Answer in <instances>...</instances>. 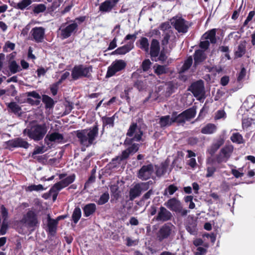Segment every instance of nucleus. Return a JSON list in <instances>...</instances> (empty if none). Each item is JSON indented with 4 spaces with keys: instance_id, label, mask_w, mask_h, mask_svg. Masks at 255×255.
Segmentation results:
<instances>
[{
    "instance_id": "35",
    "label": "nucleus",
    "mask_w": 255,
    "mask_h": 255,
    "mask_svg": "<svg viewBox=\"0 0 255 255\" xmlns=\"http://www.w3.org/2000/svg\"><path fill=\"white\" fill-rule=\"evenodd\" d=\"M212 160H213L210 158L207 159V163L209 164V165L207 167L206 177L212 176L216 170V168L212 165Z\"/></svg>"
},
{
    "instance_id": "1",
    "label": "nucleus",
    "mask_w": 255,
    "mask_h": 255,
    "mask_svg": "<svg viewBox=\"0 0 255 255\" xmlns=\"http://www.w3.org/2000/svg\"><path fill=\"white\" fill-rule=\"evenodd\" d=\"M143 131L141 128L136 123H132L127 132V137L124 143L128 146L126 149L123 151L121 154L113 159L114 164H120L122 161L126 160L130 155L136 153L139 149L140 145L138 143H132L133 141L142 140Z\"/></svg>"
},
{
    "instance_id": "17",
    "label": "nucleus",
    "mask_w": 255,
    "mask_h": 255,
    "mask_svg": "<svg viewBox=\"0 0 255 255\" xmlns=\"http://www.w3.org/2000/svg\"><path fill=\"white\" fill-rule=\"evenodd\" d=\"M191 90L195 97L200 98L204 94V87L202 81H198L193 83L191 85Z\"/></svg>"
},
{
    "instance_id": "61",
    "label": "nucleus",
    "mask_w": 255,
    "mask_h": 255,
    "mask_svg": "<svg viewBox=\"0 0 255 255\" xmlns=\"http://www.w3.org/2000/svg\"><path fill=\"white\" fill-rule=\"evenodd\" d=\"M226 113L223 110H219L217 112L215 119L216 120H219L222 118H225Z\"/></svg>"
},
{
    "instance_id": "33",
    "label": "nucleus",
    "mask_w": 255,
    "mask_h": 255,
    "mask_svg": "<svg viewBox=\"0 0 255 255\" xmlns=\"http://www.w3.org/2000/svg\"><path fill=\"white\" fill-rule=\"evenodd\" d=\"M172 123H173L172 115L171 117L168 115L162 116L159 119V124L161 128L170 126Z\"/></svg>"
},
{
    "instance_id": "62",
    "label": "nucleus",
    "mask_w": 255,
    "mask_h": 255,
    "mask_svg": "<svg viewBox=\"0 0 255 255\" xmlns=\"http://www.w3.org/2000/svg\"><path fill=\"white\" fill-rule=\"evenodd\" d=\"M246 74V70L244 67H243L241 69L240 72L239 73L238 79H237L238 81H242L245 77Z\"/></svg>"
},
{
    "instance_id": "63",
    "label": "nucleus",
    "mask_w": 255,
    "mask_h": 255,
    "mask_svg": "<svg viewBox=\"0 0 255 255\" xmlns=\"http://www.w3.org/2000/svg\"><path fill=\"white\" fill-rule=\"evenodd\" d=\"M171 28L170 24L168 22H164L162 23L160 26V29L165 31L168 30Z\"/></svg>"
},
{
    "instance_id": "18",
    "label": "nucleus",
    "mask_w": 255,
    "mask_h": 255,
    "mask_svg": "<svg viewBox=\"0 0 255 255\" xmlns=\"http://www.w3.org/2000/svg\"><path fill=\"white\" fill-rule=\"evenodd\" d=\"M120 0H106L101 3L99 10L102 12H109L116 5Z\"/></svg>"
},
{
    "instance_id": "45",
    "label": "nucleus",
    "mask_w": 255,
    "mask_h": 255,
    "mask_svg": "<svg viewBox=\"0 0 255 255\" xmlns=\"http://www.w3.org/2000/svg\"><path fill=\"white\" fill-rule=\"evenodd\" d=\"M193 63V59L191 57H188L185 61L180 70V72H184L187 70L191 66Z\"/></svg>"
},
{
    "instance_id": "31",
    "label": "nucleus",
    "mask_w": 255,
    "mask_h": 255,
    "mask_svg": "<svg viewBox=\"0 0 255 255\" xmlns=\"http://www.w3.org/2000/svg\"><path fill=\"white\" fill-rule=\"evenodd\" d=\"M246 48V42L245 41H241L235 52V57H241L245 53Z\"/></svg>"
},
{
    "instance_id": "57",
    "label": "nucleus",
    "mask_w": 255,
    "mask_h": 255,
    "mask_svg": "<svg viewBox=\"0 0 255 255\" xmlns=\"http://www.w3.org/2000/svg\"><path fill=\"white\" fill-rule=\"evenodd\" d=\"M44 152V147L43 146H37L34 149L33 152L32 153L31 156L33 158L35 159L36 158V156H35L36 154H41Z\"/></svg>"
},
{
    "instance_id": "46",
    "label": "nucleus",
    "mask_w": 255,
    "mask_h": 255,
    "mask_svg": "<svg viewBox=\"0 0 255 255\" xmlns=\"http://www.w3.org/2000/svg\"><path fill=\"white\" fill-rule=\"evenodd\" d=\"M114 116L111 117H103L102 118L103 126L105 127L109 125L110 126L113 127L114 124Z\"/></svg>"
},
{
    "instance_id": "51",
    "label": "nucleus",
    "mask_w": 255,
    "mask_h": 255,
    "mask_svg": "<svg viewBox=\"0 0 255 255\" xmlns=\"http://www.w3.org/2000/svg\"><path fill=\"white\" fill-rule=\"evenodd\" d=\"M61 189L58 188L57 186L55 187V185L53 186V187L50 189L49 191V193L50 195L52 197V199L53 201L56 200L58 192Z\"/></svg>"
},
{
    "instance_id": "52",
    "label": "nucleus",
    "mask_w": 255,
    "mask_h": 255,
    "mask_svg": "<svg viewBox=\"0 0 255 255\" xmlns=\"http://www.w3.org/2000/svg\"><path fill=\"white\" fill-rule=\"evenodd\" d=\"M165 47H163V50L161 51L160 53L159 54V56L157 57V59L159 61H161L162 62H163L165 61L167 59V55L166 53L168 52V50L166 49Z\"/></svg>"
},
{
    "instance_id": "42",
    "label": "nucleus",
    "mask_w": 255,
    "mask_h": 255,
    "mask_svg": "<svg viewBox=\"0 0 255 255\" xmlns=\"http://www.w3.org/2000/svg\"><path fill=\"white\" fill-rule=\"evenodd\" d=\"M230 139L232 142L238 144L243 143L244 142V139L242 135L238 132L233 133Z\"/></svg>"
},
{
    "instance_id": "28",
    "label": "nucleus",
    "mask_w": 255,
    "mask_h": 255,
    "mask_svg": "<svg viewBox=\"0 0 255 255\" xmlns=\"http://www.w3.org/2000/svg\"><path fill=\"white\" fill-rule=\"evenodd\" d=\"M60 218H61V217L59 216L58 217L57 220H55L51 219L50 218V217L49 215L48 216L47 226H48V229L49 232L51 234H54L56 232L57 225L58 224V221Z\"/></svg>"
},
{
    "instance_id": "25",
    "label": "nucleus",
    "mask_w": 255,
    "mask_h": 255,
    "mask_svg": "<svg viewBox=\"0 0 255 255\" xmlns=\"http://www.w3.org/2000/svg\"><path fill=\"white\" fill-rule=\"evenodd\" d=\"M133 47V42H128L127 44L117 48L113 53L124 55L129 52Z\"/></svg>"
},
{
    "instance_id": "44",
    "label": "nucleus",
    "mask_w": 255,
    "mask_h": 255,
    "mask_svg": "<svg viewBox=\"0 0 255 255\" xmlns=\"http://www.w3.org/2000/svg\"><path fill=\"white\" fill-rule=\"evenodd\" d=\"M109 198V194L107 192H105L100 196L99 199L96 202L99 205H104L108 202Z\"/></svg>"
},
{
    "instance_id": "3",
    "label": "nucleus",
    "mask_w": 255,
    "mask_h": 255,
    "mask_svg": "<svg viewBox=\"0 0 255 255\" xmlns=\"http://www.w3.org/2000/svg\"><path fill=\"white\" fill-rule=\"evenodd\" d=\"M19 223L26 229L34 231L39 226L40 221L36 212L32 209H29L23 215Z\"/></svg>"
},
{
    "instance_id": "23",
    "label": "nucleus",
    "mask_w": 255,
    "mask_h": 255,
    "mask_svg": "<svg viewBox=\"0 0 255 255\" xmlns=\"http://www.w3.org/2000/svg\"><path fill=\"white\" fill-rule=\"evenodd\" d=\"M216 29L214 28L205 32L202 37V40H207L212 44H215L217 42L216 37Z\"/></svg>"
},
{
    "instance_id": "29",
    "label": "nucleus",
    "mask_w": 255,
    "mask_h": 255,
    "mask_svg": "<svg viewBox=\"0 0 255 255\" xmlns=\"http://www.w3.org/2000/svg\"><path fill=\"white\" fill-rule=\"evenodd\" d=\"M83 209L84 216L88 217L95 212L96 210V205L94 203H89L86 205Z\"/></svg>"
},
{
    "instance_id": "7",
    "label": "nucleus",
    "mask_w": 255,
    "mask_h": 255,
    "mask_svg": "<svg viewBox=\"0 0 255 255\" xmlns=\"http://www.w3.org/2000/svg\"><path fill=\"white\" fill-rule=\"evenodd\" d=\"M152 183V182L149 181L146 182H140L136 184L129 190L130 199L132 200L139 196L142 192L145 191L149 188V186Z\"/></svg>"
},
{
    "instance_id": "49",
    "label": "nucleus",
    "mask_w": 255,
    "mask_h": 255,
    "mask_svg": "<svg viewBox=\"0 0 255 255\" xmlns=\"http://www.w3.org/2000/svg\"><path fill=\"white\" fill-rule=\"evenodd\" d=\"M45 189L44 188L43 186L41 184L38 185H31L28 186L26 188V190L27 191H42L44 190Z\"/></svg>"
},
{
    "instance_id": "58",
    "label": "nucleus",
    "mask_w": 255,
    "mask_h": 255,
    "mask_svg": "<svg viewBox=\"0 0 255 255\" xmlns=\"http://www.w3.org/2000/svg\"><path fill=\"white\" fill-rule=\"evenodd\" d=\"M112 33L114 36V38L118 39V37L121 35L120 33V25L119 24L116 25L112 31Z\"/></svg>"
},
{
    "instance_id": "50",
    "label": "nucleus",
    "mask_w": 255,
    "mask_h": 255,
    "mask_svg": "<svg viewBox=\"0 0 255 255\" xmlns=\"http://www.w3.org/2000/svg\"><path fill=\"white\" fill-rule=\"evenodd\" d=\"M154 68L155 73L158 75L165 74L167 72V69L165 66L157 65L156 67L154 66Z\"/></svg>"
},
{
    "instance_id": "54",
    "label": "nucleus",
    "mask_w": 255,
    "mask_h": 255,
    "mask_svg": "<svg viewBox=\"0 0 255 255\" xmlns=\"http://www.w3.org/2000/svg\"><path fill=\"white\" fill-rule=\"evenodd\" d=\"M26 96L27 97L33 98L36 100H39L40 101L41 96L40 95L37 93L36 91H32V92H28L25 93Z\"/></svg>"
},
{
    "instance_id": "37",
    "label": "nucleus",
    "mask_w": 255,
    "mask_h": 255,
    "mask_svg": "<svg viewBox=\"0 0 255 255\" xmlns=\"http://www.w3.org/2000/svg\"><path fill=\"white\" fill-rule=\"evenodd\" d=\"M172 115L173 123L177 122L181 124L184 123L187 121L183 112L179 115H177V112H174L172 114Z\"/></svg>"
},
{
    "instance_id": "27",
    "label": "nucleus",
    "mask_w": 255,
    "mask_h": 255,
    "mask_svg": "<svg viewBox=\"0 0 255 255\" xmlns=\"http://www.w3.org/2000/svg\"><path fill=\"white\" fill-rule=\"evenodd\" d=\"M206 54L205 51L203 50H196L194 55V64L198 65L203 61L206 58Z\"/></svg>"
},
{
    "instance_id": "22",
    "label": "nucleus",
    "mask_w": 255,
    "mask_h": 255,
    "mask_svg": "<svg viewBox=\"0 0 255 255\" xmlns=\"http://www.w3.org/2000/svg\"><path fill=\"white\" fill-rule=\"evenodd\" d=\"M75 179V176L74 174H72L67 176L64 179L61 180L59 182L55 183V187L57 186L60 189H62L68 186L70 184L73 183Z\"/></svg>"
},
{
    "instance_id": "38",
    "label": "nucleus",
    "mask_w": 255,
    "mask_h": 255,
    "mask_svg": "<svg viewBox=\"0 0 255 255\" xmlns=\"http://www.w3.org/2000/svg\"><path fill=\"white\" fill-rule=\"evenodd\" d=\"M187 121L194 118L196 115V109L194 107L188 109L185 111L183 112Z\"/></svg>"
},
{
    "instance_id": "4",
    "label": "nucleus",
    "mask_w": 255,
    "mask_h": 255,
    "mask_svg": "<svg viewBox=\"0 0 255 255\" xmlns=\"http://www.w3.org/2000/svg\"><path fill=\"white\" fill-rule=\"evenodd\" d=\"M47 129L45 125H36L32 126L30 129H25L23 133L35 141L42 139L46 133Z\"/></svg>"
},
{
    "instance_id": "41",
    "label": "nucleus",
    "mask_w": 255,
    "mask_h": 255,
    "mask_svg": "<svg viewBox=\"0 0 255 255\" xmlns=\"http://www.w3.org/2000/svg\"><path fill=\"white\" fill-rule=\"evenodd\" d=\"M81 217V210L79 207H76L72 214V220L75 224L78 223Z\"/></svg>"
},
{
    "instance_id": "19",
    "label": "nucleus",
    "mask_w": 255,
    "mask_h": 255,
    "mask_svg": "<svg viewBox=\"0 0 255 255\" xmlns=\"http://www.w3.org/2000/svg\"><path fill=\"white\" fill-rule=\"evenodd\" d=\"M78 25L76 22L69 24L65 27H61L59 30L61 31V35L63 38L65 39L70 37L72 32L77 28Z\"/></svg>"
},
{
    "instance_id": "59",
    "label": "nucleus",
    "mask_w": 255,
    "mask_h": 255,
    "mask_svg": "<svg viewBox=\"0 0 255 255\" xmlns=\"http://www.w3.org/2000/svg\"><path fill=\"white\" fill-rule=\"evenodd\" d=\"M252 122L251 119H244L242 120V127L243 129L247 128L252 125Z\"/></svg>"
},
{
    "instance_id": "26",
    "label": "nucleus",
    "mask_w": 255,
    "mask_h": 255,
    "mask_svg": "<svg viewBox=\"0 0 255 255\" xmlns=\"http://www.w3.org/2000/svg\"><path fill=\"white\" fill-rule=\"evenodd\" d=\"M8 111L14 113L15 115L20 116L21 115V109L20 107L15 102H10L6 104Z\"/></svg>"
},
{
    "instance_id": "21",
    "label": "nucleus",
    "mask_w": 255,
    "mask_h": 255,
    "mask_svg": "<svg viewBox=\"0 0 255 255\" xmlns=\"http://www.w3.org/2000/svg\"><path fill=\"white\" fill-rule=\"evenodd\" d=\"M224 143V139L221 137L214 140L208 149V152L210 155H214Z\"/></svg>"
},
{
    "instance_id": "16",
    "label": "nucleus",
    "mask_w": 255,
    "mask_h": 255,
    "mask_svg": "<svg viewBox=\"0 0 255 255\" xmlns=\"http://www.w3.org/2000/svg\"><path fill=\"white\" fill-rule=\"evenodd\" d=\"M172 217V214L170 211L165 207L161 206L155 219L157 221L164 222L170 220Z\"/></svg>"
},
{
    "instance_id": "64",
    "label": "nucleus",
    "mask_w": 255,
    "mask_h": 255,
    "mask_svg": "<svg viewBox=\"0 0 255 255\" xmlns=\"http://www.w3.org/2000/svg\"><path fill=\"white\" fill-rule=\"evenodd\" d=\"M206 249L202 247H198L196 252H195V255H204L206 253Z\"/></svg>"
},
{
    "instance_id": "20",
    "label": "nucleus",
    "mask_w": 255,
    "mask_h": 255,
    "mask_svg": "<svg viewBox=\"0 0 255 255\" xmlns=\"http://www.w3.org/2000/svg\"><path fill=\"white\" fill-rule=\"evenodd\" d=\"M164 205L171 211L175 212L179 210L180 207L182 206L180 201L175 198L169 199L164 203Z\"/></svg>"
},
{
    "instance_id": "56",
    "label": "nucleus",
    "mask_w": 255,
    "mask_h": 255,
    "mask_svg": "<svg viewBox=\"0 0 255 255\" xmlns=\"http://www.w3.org/2000/svg\"><path fill=\"white\" fill-rule=\"evenodd\" d=\"M151 62L149 59L144 60L141 65V67L143 71H147L150 68Z\"/></svg>"
},
{
    "instance_id": "10",
    "label": "nucleus",
    "mask_w": 255,
    "mask_h": 255,
    "mask_svg": "<svg viewBox=\"0 0 255 255\" xmlns=\"http://www.w3.org/2000/svg\"><path fill=\"white\" fill-rule=\"evenodd\" d=\"M171 24L179 33H185L189 27L188 22L181 17H174L171 19Z\"/></svg>"
},
{
    "instance_id": "11",
    "label": "nucleus",
    "mask_w": 255,
    "mask_h": 255,
    "mask_svg": "<svg viewBox=\"0 0 255 255\" xmlns=\"http://www.w3.org/2000/svg\"><path fill=\"white\" fill-rule=\"evenodd\" d=\"M154 168L152 164L143 165L138 170L137 177L142 180H146L153 177Z\"/></svg>"
},
{
    "instance_id": "34",
    "label": "nucleus",
    "mask_w": 255,
    "mask_h": 255,
    "mask_svg": "<svg viewBox=\"0 0 255 255\" xmlns=\"http://www.w3.org/2000/svg\"><path fill=\"white\" fill-rule=\"evenodd\" d=\"M48 139L50 141L61 142L63 139V136L62 134L54 132L51 134H47L46 136L45 139Z\"/></svg>"
},
{
    "instance_id": "48",
    "label": "nucleus",
    "mask_w": 255,
    "mask_h": 255,
    "mask_svg": "<svg viewBox=\"0 0 255 255\" xmlns=\"http://www.w3.org/2000/svg\"><path fill=\"white\" fill-rule=\"evenodd\" d=\"M178 188L173 184L170 185L165 190L164 195L167 196L168 194L169 195H173L177 190Z\"/></svg>"
},
{
    "instance_id": "53",
    "label": "nucleus",
    "mask_w": 255,
    "mask_h": 255,
    "mask_svg": "<svg viewBox=\"0 0 255 255\" xmlns=\"http://www.w3.org/2000/svg\"><path fill=\"white\" fill-rule=\"evenodd\" d=\"M167 166L165 164H162L156 168V174L157 176H161L166 172Z\"/></svg>"
},
{
    "instance_id": "14",
    "label": "nucleus",
    "mask_w": 255,
    "mask_h": 255,
    "mask_svg": "<svg viewBox=\"0 0 255 255\" xmlns=\"http://www.w3.org/2000/svg\"><path fill=\"white\" fill-rule=\"evenodd\" d=\"M197 220L193 216L187 217L185 222V227L187 231L191 235H196L197 234Z\"/></svg>"
},
{
    "instance_id": "43",
    "label": "nucleus",
    "mask_w": 255,
    "mask_h": 255,
    "mask_svg": "<svg viewBox=\"0 0 255 255\" xmlns=\"http://www.w3.org/2000/svg\"><path fill=\"white\" fill-rule=\"evenodd\" d=\"M32 2V0H21L17 3L16 7L19 9L23 10L30 5Z\"/></svg>"
},
{
    "instance_id": "5",
    "label": "nucleus",
    "mask_w": 255,
    "mask_h": 255,
    "mask_svg": "<svg viewBox=\"0 0 255 255\" xmlns=\"http://www.w3.org/2000/svg\"><path fill=\"white\" fill-rule=\"evenodd\" d=\"M92 66L84 65H76L72 70L71 76L74 80H77L83 77H89L92 72Z\"/></svg>"
},
{
    "instance_id": "6",
    "label": "nucleus",
    "mask_w": 255,
    "mask_h": 255,
    "mask_svg": "<svg viewBox=\"0 0 255 255\" xmlns=\"http://www.w3.org/2000/svg\"><path fill=\"white\" fill-rule=\"evenodd\" d=\"M175 227L171 223L164 224L159 230L157 233V238L159 241L167 239L171 235H174Z\"/></svg>"
},
{
    "instance_id": "32",
    "label": "nucleus",
    "mask_w": 255,
    "mask_h": 255,
    "mask_svg": "<svg viewBox=\"0 0 255 255\" xmlns=\"http://www.w3.org/2000/svg\"><path fill=\"white\" fill-rule=\"evenodd\" d=\"M138 47L141 50L147 53L149 52V43L146 37H141L136 43Z\"/></svg>"
},
{
    "instance_id": "13",
    "label": "nucleus",
    "mask_w": 255,
    "mask_h": 255,
    "mask_svg": "<svg viewBox=\"0 0 255 255\" xmlns=\"http://www.w3.org/2000/svg\"><path fill=\"white\" fill-rule=\"evenodd\" d=\"M45 28L42 27H35L30 32V39L36 43L42 42L45 37Z\"/></svg>"
},
{
    "instance_id": "36",
    "label": "nucleus",
    "mask_w": 255,
    "mask_h": 255,
    "mask_svg": "<svg viewBox=\"0 0 255 255\" xmlns=\"http://www.w3.org/2000/svg\"><path fill=\"white\" fill-rule=\"evenodd\" d=\"M164 89L165 90L164 96L169 97L174 92L175 86L172 82H170L165 84Z\"/></svg>"
},
{
    "instance_id": "2",
    "label": "nucleus",
    "mask_w": 255,
    "mask_h": 255,
    "mask_svg": "<svg viewBox=\"0 0 255 255\" xmlns=\"http://www.w3.org/2000/svg\"><path fill=\"white\" fill-rule=\"evenodd\" d=\"M98 125H96L90 128L76 131V136L80 144L87 147L94 143L98 135Z\"/></svg>"
},
{
    "instance_id": "8",
    "label": "nucleus",
    "mask_w": 255,
    "mask_h": 255,
    "mask_svg": "<svg viewBox=\"0 0 255 255\" xmlns=\"http://www.w3.org/2000/svg\"><path fill=\"white\" fill-rule=\"evenodd\" d=\"M127 65L126 62L122 59L116 60L112 62L108 68L106 78H110L114 76L116 73L124 69Z\"/></svg>"
},
{
    "instance_id": "55",
    "label": "nucleus",
    "mask_w": 255,
    "mask_h": 255,
    "mask_svg": "<svg viewBox=\"0 0 255 255\" xmlns=\"http://www.w3.org/2000/svg\"><path fill=\"white\" fill-rule=\"evenodd\" d=\"M14 48L15 44L8 41L5 42L3 48L5 51L9 52L10 51L14 50Z\"/></svg>"
},
{
    "instance_id": "40",
    "label": "nucleus",
    "mask_w": 255,
    "mask_h": 255,
    "mask_svg": "<svg viewBox=\"0 0 255 255\" xmlns=\"http://www.w3.org/2000/svg\"><path fill=\"white\" fill-rule=\"evenodd\" d=\"M42 102L45 104L46 108H51L54 105L53 100L47 95H43Z\"/></svg>"
},
{
    "instance_id": "60",
    "label": "nucleus",
    "mask_w": 255,
    "mask_h": 255,
    "mask_svg": "<svg viewBox=\"0 0 255 255\" xmlns=\"http://www.w3.org/2000/svg\"><path fill=\"white\" fill-rule=\"evenodd\" d=\"M210 45V42L207 40H203V41H201L200 43V47L201 48L203 49V51H205L207 50Z\"/></svg>"
},
{
    "instance_id": "24",
    "label": "nucleus",
    "mask_w": 255,
    "mask_h": 255,
    "mask_svg": "<svg viewBox=\"0 0 255 255\" xmlns=\"http://www.w3.org/2000/svg\"><path fill=\"white\" fill-rule=\"evenodd\" d=\"M159 43L156 39H152L150 45V54L151 58H157L159 54Z\"/></svg>"
},
{
    "instance_id": "39",
    "label": "nucleus",
    "mask_w": 255,
    "mask_h": 255,
    "mask_svg": "<svg viewBox=\"0 0 255 255\" xmlns=\"http://www.w3.org/2000/svg\"><path fill=\"white\" fill-rule=\"evenodd\" d=\"M8 68L12 74H15L21 70L20 67L14 60L9 62Z\"/></svg>"
},
{
    "instance_id": "30",
    "label": "nucleus",
    "mask_w": 255,
    "mask_h": 255,
    "mask_svg": "<svg viewBox=\"0 0 255 255\" xmlns=\"http://www.w3.org/2000/svg\"><path fill=\"white\" fill-rule=\"evenodd\" d=\"M217 126L213 124H208L201 129V132L205 134H211L215 133L217 130Z\"/></svg>"
},
{
    "instance_id": "47",
    "label": "nucleus",
    "mask_w": 255,
    "mask_h": 255,
    "mask_svg": "<svg viewBox=\"0 0 255 255\" xmlns=\"http://www.w3.org/2000/svg\"><path fill=\"white\" fill-rule=\"evenodd\" d=\"M46 9V6L44 4H37L34 6L33 11L34 13H39L44 12Z\"/></svg>"
},
{
    "instance_id": "12",
    "label": "nucleus",
    "mask_w": 255,
    "mask_h": 255,
    "mask_svg": "<svg viewBox=\"0 0 255 255\" xmlns=\"http://www.w3.org/2000/svg\"><path fill=\"white\" fill-rule=\"evenodd\" d=\"M8 218L7 210L3 205L0 206V235H4L8 229L7 219Z\"/></svg>"
},
{
    "instance_id": "15",
    "label": "nucleus",
    "mask_w": 255,
    "mask_h": 255,
    "mask_svg": "<svg viewBox=\"0 0 255 255\" xmlns=\"http://www.w3.org/2000/svg\"><path fill=\"white\" fill-rule=\"evenodd\" d=\"M7 147L9 149L11 148L22 147L27 149L30 144L25 140L21 138H16L9 140L6 142Z\"/></svg>"
},
{
    "instance_id": "9",
    "label": "nucleus",
    "mask_w": 255,
    "mask_h": 255,
    "mask_svg": "<svg viewBox=\"0 0 255 255\" xmlns=\"http://www.w3.org/2000/svg\"><path fill=\"white\" fill-rule=\"evenodd\" d=\"M233 150L234 147L232 145H226L223 147L216 156V162L218 163L226 162L230 158Z\"/></svg>"
}]
</instances>
